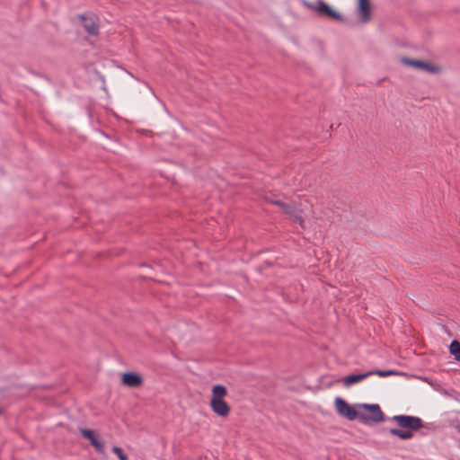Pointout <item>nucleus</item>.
<instances>
[{
  "label": "nucleus",
  "mask_w": 460,
  "mask_h": 460,
  "mask_svg": "<svg viewBox=\"0 0 460 460\" xmlns=\"http://www.w3.org/2000/svg\"><path fill=\"white\" fill-rule=\"evenodd\" d=\"M392 420L395 421L401 429H390L389 432L402 440H408L413 438V432L424 427L426 424L417 416L412 415H394Z\"/></svg>",
  "instance_id": "obj_1"
},
{
  "label": "nucleus",
  "mask_w": 460,
  "mask_h": 460,
  "mask_svg": "<svg viewBox=\"0 0 460 460\" xmlns=\"http://www.w3.org/2000/svg\"><path fill=\"white\" fill-rule=\"evenodd\" d=\"M302 4L306 8L317 12L321 16L332 18L336 21L342 22L343 16L333 10L327 3L323 0H316L315 3L308 2L307 0H302Z\"/></svg>",
  "instance_id": "obj_2"
},
{
  "label": "nucleus",
  "mask_w": 460,
  "mask_h": 460,
  "mask_svg": "<svg viewBox=\"0 0 460 460\" xmlns=\"http://www.w3.org/2000/svg\"><path fill=\"white\" fill-rule=\"evenodd\" d=\"M335 408L339 415L344 417L348 420H358L360 421V414L356 408L347 402L341 397L335 398Z\"/></svg>",
  "instance_id": "obj_3"
},
{
  "label": "nucleus",
  "mask_w": 460,
  "mask_h": 460,
  "mask_svg": "<svg viewBox=\"0 0 460 460\" xmlns=\"http://www.w3.org/2000/svg\"><path fill=\"white\" fill-rule=\"evenodd\" d=\"M77 18L83 22L85 31L92 36H97L100 32L99 18L95 14L87 15L86 13L77 14Z\"/></svg>",
  "instance_id": "obj_4"
},
{
  "label": "nucleus",
  "mask_w": 460,
  "mask_h": 460,
  "mask_svg": "<svg viewBox=\"0 0 460 460\" xmlns=\"http://www.w3.org/2000/svg\"><path fill=\"white\" fill-rule=\"evenodd\" d=\"M402 62L409 66H412L416 69H420L427 71L429 74H438L440 72V67L438 66L432 65L430 63L419 60L412 59L406 57L402 58Z\"/></svg>",
  "instance_id": "obj_5"
},
{
  "label": "nucleus",
  "mask_w": 460,
  "mask_h": 460,
  "mask_svg": "<svg viewBox=\"0 0 460 460\" xmlns=\"http://www.w3.org/2000/svg\"><path fill=\"white\" fill-rule=\"evenodd\" d=\"M370 414H360V422L368 425L370 422L379 423L385 420V414L377 403H373L369 411Z\"/></svg>",
  "instance_id": "obj_6"
},
{
  "label": "nucleus",
  "mask_w": 460,
  "mask_h": 460,
  "mask_svg": "<svg viewBox=\"0 0 460 460\" xmlns=\"http://www.w3.org/2000/svg\"><path fill=\"white\" fill-rule=\"evenodd\" d=\"M80 433L84 438H86L90 441L91 445L95 448L97 453H99V454L104 453V445L99 439V438L94 430L90 429H80Z\"/></svg>",
  "instance_id": "obj_7"
},
{
  "label": "nucleus",
  "mask_w": 460,
  "mask_h": 460,
  "mask_svg": "<svg viewBox=\"0 0 460 460\" xmlns=\"http://www.w3.org/2000/svg\"><path fill=\"white\" fill-rule=\"evenodd\" d=\"M121 383L128 387H139L143 384L142 376L137 372H126L122 375Z\"/></svg>",
  "instance_id": "obj_8"
},
{
  "label": "nucleus",
  "mask_w": 460,
  "mask_h": 460,
  "mask_svg": "<svg viewBox=\"0 0 460 460\" xmlns=\"http://www.w3.org/2000/svg\"><path fill=\"white\" fill-rule=\"evenodd\" d=\"M210 407L220 417H226L230 412V406L224 399H211Z\"/></svg>",
  "instance_id": "obj_9"
},
{
  "label": "nucleus",
  "mask_w": 460,
  "mask_h": 460,
  "mask_svg": "<svg viewBox=\"0 0 460 460\" xmlns=\"http://www.w3.org/2000/svg\"><path fill=\"white\" fill-rule=\"evenodd\" d=\"M370 376V373L352 374L343 376L340 381L345 387H349L357 383L363 381L364 379Z\"/></svg>",
  "instance_id": "obj_10"
},
{
  "label": "nucleus",
  "mask_w": 460,
  "mask_h": 460,
  "mask_svg": "<svg viewBox=\"0 0 460 460\" xmlns=\"http://www.w3.org/2000/svg\"><path fill=\"white\" fill-rule=\"evenodd\" d=\"M358 11L361 15V21L367 22L371 18V4L369 0H358Z\"/></svg>",
  "instance_id": "obj_11"
},
{
  "label": "nucleus",
  "mask_w": 460,
  "mask_h": 460,
  "mask_svg": "<svg viewBox=\"0 0 460 460\" xmlns=\"http://www.w3.org/2000/svg\"><path fill=\"white\" fill-rule=\"evenodd\" d=\"M271 203L273 205L278 206L284 214H293L295 212V204L294 203H285L281 200H272Z\"/></svg>",
  "instance_id": "obj_12"
},
{
  "label": "nucleus",
  "mask_w": 460,
  "mask_h": 460,
  "mask_svg": "<svg viewBox=\"0 0 460 460\" xmlns=\"http://www.w3.org/2000/svg\"><path fill=\"white\" fill-rule=\"evenodd\" d=\"M227 394V390L223 385H215L212 387V397L211 399H224Z\"/></svg>",
  "instance_id": "obj_13"
},
{
  "label": "nucleus",
  "mask_w": 460,
  "mask_h": 460,
  "mask_svg": "<svg viewBox=\"0 0 460 460\" xmlns=\"http://www.w3.org/2000/svg\"><path fill=\"white\" fill-rule=\"evenodd\" d=\"M449 352L452 354L456 361H460V342L453 340L449 345Z\"/></svg>",
  "instance_id": "obj_14"
},
{
  "label": "nucleus",
  "mask_w": 460,
  "mask_h": 460,
  "mask_svg": "<svg viewBox=\"0 0 460 460\" xmlns=\"http://www.w3.org/2000/svg\"><path fill=\"white\" fill-rule=\"evenodd\" d=\"M368 373H370V376H374V375H376V376H379L381 377H386V376H396V375L400 374V372H398L396 370H392V369H389V370H380V369L370 370V371H368Z\"/></svg>",
  "instance_id": "obj_15"
},
{
  "label": "nucleus",
  "mask_w": 460,
  "mask_h": 460,
  "mask_svg": "<svg viewBox=\"0 0 460 460\" xmlns=\"http://www.w3.org/2000/svg\"><path fill=\"white\" fill-rule=\"evenodd\" d=\"M288 215L294 218V220L296 222H297L301 227H303V228L305 227L304 219L301 217V210L298 209L296 206H295V212L293 214H288Z\"/></svg>",
  "instance_id": "obj_16"
},
{
  "label": "nucleus",
  "mask_w": 460,
  "mask_h": 460,
  "mask_svg": "<svg viewBox=\"0 0 460 460\" xmlns=\"http://www.w3.org/2000/svg\"><path fill=\"white\" fill-rule=\"evenodd\" d=\"M112 452L117 455L119 460H128V456L121 447L115 446L112 447Z\"/></svg>",
  "instance_id": "obj_17"
},
{
  "label": "nucleus",
  "mask_w": 460,
  "mask_h": 460,
  "mask_svg": "<svg viewBox=\"0 0 460 460\" xmlns=\"http://www.w3.org/2000/svg\"><path fill=\"white\" fill-rule=\"evenodd\" d=\"M358 408L359 409H364V410H367V411H370L371 407H372V404H369V403H358L356 405Z\"/></svg>",
  "instance_id": "obj_18"
}]
</instances>
